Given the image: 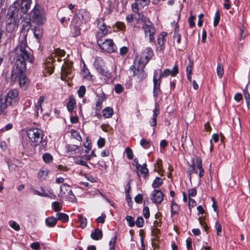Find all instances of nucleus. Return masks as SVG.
<instances>
[{"label": "nucleus", "instance_id": "8", "mask_svg": "<svg viewBox=\"0 0 250 250\" xmlns=\"http://www.w3.org/2000/svg\"><path fill=\"white\" fill-rule=\"evenodd\" d=\"M153 55L152 49L150 47L146 48L142 53L138 61V64L139 65L140 67H145Z\"/></svg>", "mask_w": 250, "mask_h": 250}, {"label": "nucleus", "instance_id": "14", "mask_svg": "<svg viewBox=\"0 0 250 250\" xmlns=\"http://www.w3.org/2000/svg\"><path fill=\"white\" fill-rule=\"evenodd\" d=\"M72 63L65 62L62 67L61 79L65 80L66 77L70 79L71 77V73L72 71Z\"/></svg>", "mask_w": 250, "mask_h": 250}, {"label": "nucleus", "instance_id": "57", "mask_svg": "<svg viewBox=\"0 0 250 250\" xmlns=\"http://www.w3.org/2000/svg\"><path fill=\"white\" fill-rule=\"evenodd\" d=\"M105 143V139L104 138L101 137L99 139V140L97 141L98 146H99V147L102 148L104 146Z\"/></svg>", "mask_w": 250, "mask_h": 250}, {"label": "nucleus", "instance_id": "5", "mask_svg": "<svg viewBox=\"0 0 250 250\" xmlns=\"http://www.w3.org/2000/svg\"><path fill=\"white\" fill-rule=\"evenodd\" d=\"M30 20L38 25H42L46 21L45 12L39 5H36L30 13Z\"/></svg>", "mask_w": 250, "mask_h": 250}, {"label": "nucleus", "instance_id": "61", "mask_svg": "<svg viewBox=\"0 0 250 250\" xmlns=\"http://www.w3.org/2000/svg\"><path fill=\"white\" fill-rule=\"evenodd\" d=\"M75 163L77 164L81 165H82L83 166H85L86 167H88V165L86 164V162L83 160L77 159L75 160Z\"/></svg>", "mask_w": 250, "mask_h": 250}, {"label": "nucleus", "instance_id": "35", "mask_svg": "<svg viewBox=\"0 0 250 250\" xmlns=\"http://www.w3.org/2000/svg\"><path fill=\"white\" fill-rule=\"evenodd\" d=\"M180 210V208L178 205L175 203L173 201H172L171 205V215H173L176 214H178L179 211Z\"/></svg>", "mask_w": 250, "mask_h": 250}, {"label": "nucleus", "instance_id": "21", "mask_svg": "<svg viewBox=\"0 0 250 250\" xmlns=\"http://www.w3.org/2000/svg\"><path fill=\"white\" fill-rule=\"evenodd\" d=\"M104 62L102 60L100 57H97L95 58L94 62V66L96 70L100 73L104 74V69L103 68Z\"/></svg>", "mask_w": 250, "mask_h": 250}, {"label": "nucleus", "instance_id": "22", "mask_svg": "<svg viewBox=\"0 0 250 250\" xmlns=\"http://www.w3.org/2000/svg\"><path fill=\"white\" fill-rule=\"evenodd\" d=\"M7 107V99L6 96L0 95V115L4 112Z\"/></svg>", "mask_w": 250, "mask_h": 250}, {"label": "nucleus", "instance_id": "52", "mask_svg": "<svg viewBox=\"0 0 250 250\" xmlns=\"http://www.w3.org/2000/svg\"><path fill=\"white\" fill-rule=\"evenodd\" d=\"M72 136H73V137L74 138H75V139L78 140V141H81L82 140V138H81V136H80L79 133L76 131V130H73L72 131Z\"/></svg>", "mask_w": 250, "mask_h": 250}, {"label": "nucleus", "instance_id": "11", "mask_svg": "<svg viewBox=\"0 0 250 250\" xmlns=\"http://www.w3.org/2000/svg\"><path fill=\"white\" fill-rule=\"evenodd\" d=\"M104 20L103 18H99L97 19L96 22L99 31L97 33L96 38H103L107 34L108 29Z\"/></svg>", "mask_w": 250, "mask_h": 250}, {"label": "nucleus", "instance_id": "34", "mask_svg": "<svg viewBox=\"0 0 250 250\" xmlns=\"http://www.w3.org/2000/svg\"><path fill=\"white\" fill-rule=\"evenodd\" d=\"M32 30L33 32L35 37L39 39L42 35V30L38 27H35L34 28L32 29Z\"/></svg>", "mask_w": 250, "mask_h": 250}, {"label": "nucleus", "instance_id": "63", "mask_svg": "<svg viewBox=\"0 0 250 250\" xmlns=\"http://www.w3.org/2000/svg\"><path fill=\"white\" fill-rule=\"evenodd\" d=\"M195 19V17L192 15H191L188 19V22L189 23V25L191 27H192L195 26V22H194V20Z\"/></svg>", "mask_w": 250, "mask_h": 250}, {"label": "nucleus", "instance_id": "1", "mask_svg": "<svg viewBox=\"0 0 250 250\" xmlns=\"http://www.w3.org/2000/svg\"><path fill=\"white\" fill-rule=\"evenodd\" d=\"M27 33L22 32L19 37V44L10 52V54L15 60L16 68L11 73V80L19 82L21 88L26 89L29 82L26 77L24 71L26 69V61L32 62L33 58L29 51L26 42Z\"/></svg>", "mask_w": 250, "mask_h": 250}, {"label": "nucleus", "instance_id": "40", "mask_svg": "<svg viewBox=\"0 0 250 250\" xmlns=\"http://www.w3.org/2000/svg\"><path fill=\"white\" fill-rule=\"evenodd\" d=\"M42 159L46 163H50L53 161V157L49 153H45L42 155Z\"/></svg>", "mask_w": 250, "mask_h": 250}, {"label": "nucleus", "instance_id": "49", "mask_svg": "<svg viewBox=\"0 0 250 250\" xmlns=\"http://www.w3.org/2000/svg\"><path fill=\"white\" fill-rule=\"evenodd\" d=\"M126 220L128 223V226L132 227L134 226L135 222L133 218L129 215H127L126 217Z\"/></svg>", "mask_w": 250, "mask_h": 250}, {"label": "nucleus", "instance_id": "2", "mask_svg": "<svg viewBox=\"0 0 250 250\" xmlns=\"http://www.w3.org/2000/svg\"><path fill=\"white\" fill-rule=\"evenodd\" d=\"M17 5V2H14L9 7L6 16V29L8 32H12L19 26L21 16L19 15V8Z\"/></svg>", "mask_w": 250, "mask_h": 250}, {"label": "nucleus", "instance_id": "44", "mask_svg": "<svg viewBox=\"0 0 250 250\" xmlns=\"http://www.w3.org/2000/svg\"><path fill=\"white\" fill-rule=\"evenodd\" d=\"M116 242V237L115 236L112 237L109 243V250H115V247Z\"/></svg>", "mask_w": 250, "mask_h": 250}, {"label": "nucleus", "instance_id": "51", "mask_svg": "<svg viewBox=\"0 0 250 250\" xmlns=\"http://www.w3.org/2000/svg\"><path fill=\"white\" fill-rule=\"evenodd\" d=\"M115 91L117 94H120L123 92L124 88L120 84H117L114 86Z\"/></svg>", "mask_w": 250, "mask_h": 250}, {"label": "nucleus", "instance_id": "46", "mask_svg": "<svg viewBox=\"0 0 250 250\" xmlns=\"http://www.w3.org/2000/svg\"><path fill=\"white\" fill-rule=\"evenodd\" d=\"M220 21V14L219 11H216L214 17L213 25L216 27Z\"/></svg>", "mask_w": 250, "mask_h": 250}, {"label": "nucleus", "instance_id": "23", "mask_svg": "<svg viewBox=\"0 0 250 250\" xmlns=\"http://www.w3.org/2000/svg\"><path fill=\"white\" fill-rule=\"evenodd\" d=\"M81 75L83 79L88 80L92 79V76L84 63L83 64V68L81 71Z\"/></svg>", "mask_w": 250, "mask_h": 250}, {"label": "nucleus", "instance_id": "15", "mask_svg": "<svg viewBox=\"0 0 250 250\" xmlns=\"http://www.w3.org/2000/svg\"><path fill=\"white\" fill-rule=\"evenodd\" d=\"M64 189L67 191L68 195V200L72 202H75L76 199L75 195L73 194V192L71 189L70 187L65 184H63L61 186L60 194L62 196L65 194V191H63Z\"/></svg>", "mask_w": 250, "mask_h": 250}, {"label": "nucleus", "instance_id": "60", "mask_svg": "<svg viewBox=\"0 0 250 250\" xmlns=\"http://www.w3.org/2000/svg\"><path fill=\"white\" fill-rule=\"evenodd\" d=\"M159 75H162V77H166L169 75H171V70L169 69H166L163 73H161Z\"/></svg>", "mask_w": 250, "mask_h": 250}, {"label": "nucleus", "instance_id": "64", "mask_svg": "<svg viewBox=\"0 0 250 250\" xmlns=\"http://www.w3.org/2000/svg\"><path fill=\"white\" fill-rule=\"evenodd\" d=\"M106 217V215L104 214H102L101 216L98 217L96 221L98 223H104V219Z\"/></svg>", "mask_w": 250, "mask_h": 250}, {"label": "nucleus", "instance_id": "58", "mask_svg": "<svg viewBox=\"0 0 250 250\" xmlns=\"http://www.w3.org/2000/svg\"><path fill=\"white\" fill-rule=\"evenodd\" d=\"M193 62L190 61L189 64L186 67L187 74H192Z\"/></svg>", "mask_w": 250, "mask_h": 250}, {"label": "nucleus", "instance_id": "32", "mask_svg": "<svg viewBox=\"0 0 250 250\" xmlns=\"http://www.w3.org/2000/svg\"><path fill=\"white\" fill-rule=\"evenodd\" d=\"M76 102L73 97H70L67 104V108L69 112H72L76 106Z\"/></svg>", "mask_w": 250, "mask_h": 250}, {"label": "nucleus", "instance_id": "62", "mask_svg": "<svg viewBox=\"0 0 250 250\" xmlns=\"http://www.w3.org/2000/svg\"><path fill=\"white\" fill-rule=\"evenodd\" d=\"M178 67L177 64H175L173 66L172 70H171V75L175 76L178 73Z\"/></svg>", "mask_w": 250, "mask_h": 250}, {"label": "nucleus", "instance_id": "25", "mask_svg": "<svg viewBox=\"0 0 250 250\" xmlns=\"http://www.w3.org/2000/svg\"><path fill=\"white\" fill-rule=\"evenodd\" d=\"M65 54V52L64 50L57 48L54 50L51 56H53L54 58H57L58 61L60 62L61 60L59 57L64 56Z\"/></svg>", "mask_w": 250, "mask_h": 250}, {"label": "nucleus", "instance_id": "39", "mask_svg": "<svg viewBox=\"0 0 250 250\" xmlns=\"http://www.w3.org/2000/svg\"><path fill=\"white\" fill-rule=\"evenodd\" d=\"M217 74L218 77L221 78L224 74V68L221 63H218L217 67Z\"/></svg>", "mask_w": 250, "mask_h": 250}, {"label": "nucleus", "instance_id": "12", "mask_svg": "<svg viewBox=\"0 0 250 250\" xmlns=\"http://www.w3.org/2000/svg\"><path fill=\"white\" fill-rule=\"evenodd\" d=\"M161 78L162 75H159V74L155 72L154 73L153 82V96L157 98L158 96L161 92L160 89V85L161 83Z\"/></svg>", "mask_w": 250, "mask_h": 250}, {"label": "nucleus", "instance_id": "50", "mask_svg": "<svg viewBox=\"0 0 250 250\" xmlns=\"http://www.w3.org/2000/svg\"><path fill=\"white\" fill-rule=\"evenodd\" d=\"M125 152L126 154V157L128 159L131 160L133 159V154L131 148H130L129 147H127L125 149Z\"/></svg>", "mask_w": 250, "mask_h": 250}, {"label": "nucleus", "instance_id": "26", "mask_svg": "<svg viewBox=\"0 0 250 250\" xmlns=\"http://www.w3.org/2000/svg\"><path fill=\"white\" fill-rule=\"evenodd\" d=\"M153 117L150 121L149 123L151 126H155L156 125L157 116L159 114V108L157 107H155L153 111Z\"/></svg>", "mask_w": 250, "mask_h": 250}, {"label": "nucleus", "instance_id": "42", "mask_svg": "<svg viewBox=\"0 0 250 250\" xmlns=\"http://www.w3.org/2000/svg\"><path fill=\"white\" fill-rule=\"evenodd\" d=\"M141 146L145 149L149 148L150 146V142L146 139L143 138L140 141Z\"/></svg>", "mask_w": 250, "mask_h": 250}, {"label": "nucleus", "instance_id": "45", "mask_svg": "<svg viewBox=\"0 0 250 250\" xmlns=\"http://www.w3.org/2000/svg\"><path fill=\"white\" fill-rule=\"evenodd\" d=\"M66 147L69 152H75L79 148L78 146L75 145H67Z\"/></svg>", "mask_w": 250, "mask_h": 250}, {"label": "nucleus", "instance_id": "54", "mask_svg": "<svg viewBox=\"0 0 250 250\" xmlns=\"http://www.w3.org/2000/svg\"><path fill=\"white\" fill-rule=\"evenodd\" d=\"M144 219L142 217H138L136 221V224L139 228L143 227L144 224Z\"/></svg>", "mask_w": 250, "mask_h": 250}, {"label": "nucleus", "instance_id": "53", "mask_svg": "<svg viewBox=\"0 0 250 250\" xmlns=\"http://www.w3.org/2000/svg\"><path fill=\"white\" fill-rule=\"evenodd\" d=\"M143 215L145 218H148L149 217V209L148 207H145L143 208Z\"/></svg>", "mask_w": 250, "mask_h": 250}, {"label": "nucleus", "instance_id": "47", "mask_svg": "<svg viewBox=\"0 0 250 250\" xmlns=\"http://www.w3.org/2000/svg\"><path fill=\"white\" fill-rule=\"evenodd\" d=\"M85 87L83 85L81 86L77 92L79 97H83L85 93Z\"/></svg>", "mask_w": 250, "mask_h": 250}, {"label": "nucleus", "instance_id": "36", "mask_svg": "<svg viewBox=\"0 0 250 250\" xmlns=\"http://www.w3.org/2000/svg\"><path fill=\"white\" fill-rule=\"evenodd\" d=\"M48 173V169L46 168L43 167L39 171L38 177L40 179H44L45 178Z\"/></svg>", "mask_w": 250, "mask_h": 250}, {"label": "nucleus", "instance_id": "48", "mask_svg": "<svg viewBox=\"0 0 250 250\" xmlns=\"http://www.w3.org/2000/svg\"><path fill=\"white\" fill-rule=\"evenodd\" d=\"M9 225L11 228L14 229L15 230H19L20 229V227L19 225L15 221H11L9 222Z\"/></svg>", "mask_w": 250, "mask_h": 250}, {"label": "nucleus", "instance_id": "3", "mask_svg": "<svg viewBox=\"0 0 250 250\" xmlns=\"http://www.w3.org/2000/svg\"><path fill=\"white\" fill-rule=\"evenodd\" d=\"M26 133L29 142L32 146H37L41 143L42 149L46 147L47 142L45 140H42L43 134L41 129L38 128H30L27 130Z\"/></svg>", "mask_w": 250, "mask_h": 250}, {"label": "nucleus", "instance_id": "29", "mask_svg": "<svg viewBox=\"0 0 250 250\" xmlns=\"http://www.w3.org/2000/svg\"><path fill=\"white\" fill-rule=\"evenodd\" d=\"M77 222L80 224V227L83 229L87 226V219L82 214L78 215Z\"/></svg>", "mask_w": 250, "mask_h": 250}, {"label": "nucleus", "instance_id": "13", "mask_svg": "<svg viewBox=\"0 0 250 250\" xmlns=\"http://www.w3.org/2000/svg\"><path fill=\"white\" fill-rule=\"evenodd\" d=\"M78 21H81L82 23L83 21L87 22L90 21L91 19V15L87 10L83 9L79 10V11L74 15L73 18H75Z\"/></svg>", "mask_w": 250, "mask_h": 250}, {"label": "nucleus", "instance_id": "6", "mask_svg": "<svg viewBox=\"0 0 250 250\" xmlns=\"http://www.w3.org/2000/svg\"><path fill=\"white\" fill-rule=\"evenodd\" d=\"M97 43L100 48L108 53L114 52L117 50V47L111 39H106L104 41L103 38H96Z\"/></svg>", "mask_w": 250, "mask_h": 250}, {"label": "nucleus", "instance_id": "18", "mask_svg": "<svg viewBox=\"0 0 250 250\" xmlns=\"http://www.w3.org/2000/svg\"><path fill=\"white\" fill-rule=\"evenodd\" d=\"M32 0H18V3H17V7L19 4L21 5V10L22 13L25 14L29 10Z\"/></svg>", "mask_w": 250, "mask_h": 250}, {"label": "nucleus", "instance_id": "38", "mask_svg": "<svg viewBox=\"0 0 250 250\" xmlns=\"http://www.w3.org/2000/svg\"><path fill=\"white\" fill-rule=\"evenodd\" d=\"M163 183V180L160 177H156L152 183V187L154 188H158Z\"/></svg>", "mask_w": 250, "mask_h": 250}, {"label": "nucleus", "instance_id": "31", "mask_svg": "<svg viewBox=\"0 0 250 250\" xmlns=\"http://www.w3.org/2000/svg\"><path fill=\"white\" fill-rule=\"evenodd\" d=\"M103 116L105 118H110L113 114L114 111L113 108L110 107L105 108L103 111Z\"/></svg>", "mask_w": 250, "mask_h": 250}, {"label": "nucleus", "instance_id": "20", "mask_svg": "<svg viewBox=\"0 0 250 250\" xmlns=\"http://www.w3.org/2000/svg\"><path fill=\"white\" fill-rule=\"evenodd\" d=\"M6 98L7 99V100L9 99L12 101L16 102L19 100V91L16 89H11L7 93ZM8 102H9L10 104L11 103V102L7 101V103Z\"/></svg>", "mask_w": 250, "mask_h": 250}, {"label": "nucleus", "instance_id": "7", "mask_svg": "<svg viewBox=\"0 0 250 250\" xmlns=\"http://www.w3.org/2000/svg\"><path fill=\"white\" fill-rule=\"evenodd\" d=\"M144 68V67H140L139 65H137L136 64L130 67V72H132L136 80L139 82L142 81L147 77V74Z\"/></svg>", "mask_w": 250, "mask_h": 250}, {"label": "nucleus", "instance_id": "16", "mask_svg": "<svg viewBox=\"0 0 250 250\" xmlns=\"http://www.w3.org/2000/svg\"><path fill=\"white\" fill-rule=\"evenodd\" d=\"M163 193L159 190H154L151 195L150 199L153 203L160 204L163 200Z\"/></svg>", "mask_w": 250, "mask_h": 250}, {"label": "nucleus", "instance_id": "19", "mask_svg": "<svg viewBox=\"0 0 250 250\" xmlns=\"http://www.w3.org/2000/svg\"><path fill=\"white\" fill-rule=\"evenodd\" d=\"M55 58H54L53 56L48 57L46 60L45 68L49 75L52 74L53 72V70L54 68V65L53 63L55 62Z\"/></svg>", "mask_w": 250, "mask_h": 250}, {"label": "nucleus", "instance_id": "4", "mask_svg": "<svg viewBox=\"0 0 250 250\" xmlns=\"http://www.w3.org/2000/svg\"><path fill=\"white\" fill-rule=\"evenodd\" d=\"M140 18L144 21L143 25V28L144 30L145 35L146 37H149V42H154L155 41L154 35L156 33V29L153 26V23L146 17H144L143 15L139 14Z\"/></svg>", "mask_w": 250, "mask_h": 250}, {"label": "nucleus", "instance_id": "28", "mask_svg": "<svg viewBox=\"0 0 250 250\" xmlns=\"http://www.w3.org/2000/svg\"><path fill=\"white\" fill-rule=\"evenodd\" d=\"M57 222V219L53 216L47 217L45 219V224L48 227H54Z\"/></svg>", "mask_w": 250, "mask_h": 250}, {"label": "nucleus", "instance_id": "43", "mask_svg": "<svg viewBox=\"0 0 250 250\" xmlns=\"http://www.w3.org/2000/svg\"><path fill=\"white\" fill-rule=\"evenodd\" d=\"M140 173L142 174H144V176H146L148 173V170L146 168V164H144L143 165H141L140 167Z\"/></svg>", "mask_w": 250, "mask_h": 250}, {"label": "nucleus", "instance_id": "33", "mask_svg": "<svg viewBox=\"0 0 250 250\" xmlns=\"http://www.w3.org/2000/svg\"><path fill=\"white\" fill-rule=\"evenodd\" d=\"M56 216L57 220H60L63 223L67 222L69 219L68 215L64 213H58Z\"/></svg>", "mask_w": 250, "mask_h": 250}, {"label": "nucleus", "instance_id": "30", "mask_svg": "<svg viewBox=\"0 0 250 250\" xmlns=\"http://www.w3.org/2000/svg\"><path fill=\"white\" fill-rule=\"evenodd\" d=\"M16 160H7L6 162L8 165L9 170L11 172L16 171L18 168L17 165L16 164Z\"/></svg>", "mask_w": 250, "mask_h": 250}, {"label": "nucleus", "instance_id": "9", "mask_svg": "<svg viewBox=\"0 0 250 250\" xmlns=\"http://www.w3.org/2000/svg\"><path fill=\"white\" fill-rule=\"evenodd\" d=\"M197 169L199 170V177L201 178L204 175V170L202 167V160L200 158H197L195 163L192 164L189 167V174L191 175L192 173L197 174L198 173Z\"/></svg>", "mask_w": 250, "mask_h": 250}, {"label": "nucleus", "instance_id": "56", "mask_svg": "<svg viewBox=\"0 0 250 250\" xmlns=\"http://www.w3.org/2000/svg\"><path fill=\"white\" fill-rule=\"evenodd\" d=\"M215 228L216 229L217 235H221V233L222 231V227L220 223L218 221H217L215 223Z\"/></svg>", "mask_w": 250, "mask_h": 250}, {"label": "nucleus", "instance_id": "17", "mask_svg": "<svg viewBox=\"0 0 250 250\" xmlns=\"http://www.w3.org/2000/svg\"><path fill=\"white\" fill-rule=\"evenodd\" d=\"M149 2L150 0H135V3L132 5L133 11L137 12L139 9L148 5Z\"/></svg>", "mask_w": 250, "mask_h": 250}, {"label": "nucleus", "instance_id": "24", "mask_svg": "<svg viewBox=\"0 0 250 250\" xmlns=\"http://www.w3.org/2000/svg\"><path fill=\"white\" fill-rule=\"evenodd\" d=\"M105 100V96L104 94L98 96V99L96 103L95 109L100 111L102 107V104Z\"/></svg>", "mask_w": 250, "mask_h": 250}, {"label": "nucleus", "instance_id": "27", "mask_svg": "<svg viewBox=\"0 0 250 250\" xmlns=\"http://www.w3.org/2000/svg\"><path fill=\"white\" fill-rule=\"evenodd\" d=\"M90 236L94 240H100L102 238V231L99 229H97L91 233Z\"/></svg>", "mask_w": 250, "mask_h": 250}, {"label": "nucleus", "instance_id": "55", "mask_svg": "<svg viewBox=\"0 0 250 250\" xmlns=\"http://www.w3.org/2000/svg\"><path fill=\"white\" fill-rule=\"evenodd\" d=\"M197 194V191L195 188H190L188 190V195L189 198L190 197H194Z\"/></svg>", "mask_w": 250, "mask_h": 250}, {"label": "nucleus", "instance_id": "37", "mask_svg": "<svg viewBox=\"0 0 250 250\" xmlns=\"http://www.w3.org/2000/svg\"><path fill=\"white\" fill-rule=\"evenodd\" d=\"M42 192H41V194L43 195H41L42 197H48L51 199H55V195L53 194V191L49 189L47 192H45L44 190L42 189Z\"/></svg>", "mask_w": 250, "mask_h": 250}, {"label": "nucleus", "instance_id": "41", "mask_svg": "<svg viewBox=\"0 0 250 250\" xmlns=\"http://www.w3.org/2000/svg\"><path fill=\"white\" fill-rule=\"evenodd\" d=\"M52 208L54 211L55 212H58L60 211L62 208L60 203L57 201L54 202L52 203Z\"/></svg>", "mask_w": 250, "mask_h": 250}, {"label": "nucleus", "instance_id": "59", "mask_svg": "<svg viewBox=\"0 0 250 250\" xmlns=\"http://www.w3.org/2000/svg\"><path fill=\"white\" fill-rule=\"evenodd\" d=\"M31 248L35 250H39L40 249V244L39 242L32 243L30 245Z\"/></svg>", "mask_w": 250, "mask_h": 250}, {"label": "nucleus", "instance_id": "10", "mask_svg": "<svg viewBox=\"0 0 250 250\" xmlns=\"http://www.w3.org/2000/svg\"><path fill=\"white\" fill-rule=\"evenodd\" d=\"M82 21H78L75 18H73L70 24V34L73 37H77L81 34Z\"/></svg>", "mask_w": 250, "mask_h": 250}]
</instances>
